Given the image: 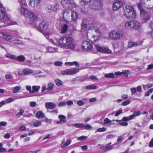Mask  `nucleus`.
I'll list each match as a JSON object with an SVG mask.
<instances>
[{"label":"nucleus","mask_w":153,"mask_h":153,"mask_svg":"<svg viewBox=\"0 0 153 153\" xmlns=\"http://www.w3.org/2000/svg\"><path fill=\"white\" fill-rule=\"evenodd\" d=\"M58 45L61 48L73 50L76 48V44L72 37L70 36H64L59 39Z\"/></svg>","instance_id":"f257e3e1"},{"label":"nucleus","mask_w":153,"mask_h":153,"mask_svg":"<svg viewBox=\"0 0 153 153\" xmlns=\"http://www.w3.org/2000/svg\"><path fill=\"white\" fill-rule=\"evenodd\" d=\"M37 28L39 32L43 33L46 38H48V36L51 35V33L49 32L50 29L48 24L44 20L42 21L39 23V26Z\"/></svg>","instance_id":"f03ea898"},{"label":"nucleus","mask_w":153,"mask_h":153,"mask_svg":"<svg viewBox=\"0 0 153 153\" xmlns=\"http://www.w3.org/2000/svg\"><path fill=\"white\" fill-rule=\"evenodd\" d=\"M3 9V6L0 2V20H2L4 23L5 25H3V26L14 24V22L11 20L10 17L5 16V13Z\"/></svg>","instance_id":"7ed1b4c3"},{"label":"nucleus","mask_w":153,"mask_h":153,"mask_svg":"<svg viewBox=\"0 0 153 153\" xmlns=\"http://www.w3.org/2000/svg\"><path fill=\"white\" fill-rule=\"evenodd\" d=\"M123 9L124 15L127 18L131 19L135 18L136 13L133 7L130 6H126Z\"/></svg>","instance_id":"20e7f679"},{"label":"nucleus","mask_w":153,"mask_h":153,"mask_svg":"<svg viewBox=\"0 0 153 153\" xmlns=\"http://www.w3.org/2000/svg\"><path fill=\"white\" fill-rule=\"evenodd\" d=\"M26 17L29 23L35 27L36 26L39 19L34 13L29 11H28L27 14L26 15Z\"/></svg>","instance_id":"39448f33"},{"label":"nucleus","mask_w":153,"mask_h":153,"mask_svg":"<svg viewBox=\"0 0 153 153\" xmlns=\"http://www.w3.org/2000/svg\"><path fill=\"white\" fill-rule=\"evenodd\" d=\"M89 25H91L90 26V29H91L89 30L88 31V32L87 33V36L88 39L91 40V41H94L95 40V37L94 35H92L90 34V33L92 31V32H100V30L99 29L97 28L96 29L95 27L93 26L95 24H96V22L95 21H91L89 22Z\"/></svg>","instance_id":"423d86ee"},{"label":"nucleus","mask_w":153,"mask_h":153,"mask_svg":"<svg viewBox=\"0 0 153 153\" xmlns=\"http://www.w3.org/2000/svg\"><path fill=\"white\" fill-rule=\"evenodd\" d=\"M123 36L122 30H114L109 34L110 39L113 40H117L120 39Z\"/></svg>","instance_id":"0eeeda50"},{"label":"nucleus","mask_w":153,"mask_h":153,"mask_svg":"<svg viewBox=\"0 0 153 153\" xmlns=\"http://www.w3.org/2000/svg\"><path fill=\"white\" fill-rule=\"evenodd\" d=\"M96 49L99 52L107 54L112 53L111 50L108 47L105 46H100L98 44L94 45Z\"/></svg>","instance_id":"6e6552de"},{"label":"nucleus","mask_w":153,"mask_h":153,"mask_svg":"<svg viewBox=\"0 0 153 153\" xmlns=\"http://www.w3.org/2000/svg\"><path fill=\"white\" fill-rule=\"evenodd\" d=\"M21 7L19 8L18 10L19 13L21 14L25 15V14H27L28 11L29 10H28L25 8L23 7V6H27V4L26 2L24 0H22L20 1Z\"/></svg>","instance_id":"1a4fd4ad"},{"label":"nucleus","mask_w":153,"mask_h":153,"mask_svg":"<svg viewBox=\"0 0 153 153\" xmlns=\"http://www.w3.org/2000/svg\"><path fill=\"white\" fill-rule=\"evenodd\" d=\"M60 7V5L59 3H56L53 5H48L47 9L49 12H56L59 9Z\"/></svg>","instance_id":"9d476101"},{"label":"nucleus","mask_w":153,"mask_h":153,"mask_svg":"<svg viewBox=\"0 0 153 153\" xmlns=\"http://www.w3.org/2000/svg\"><path fill=\"white\" fill-rule=\"evenodd\" d=\"M140 19L143 22H147L149 21V15L148 13L144 10H141Z\"/></svg>","instance_id":"9b49d317"},{"label":"nucleus","mask_w":153,"mask_h":153,"mask_svg":"<svg viewBox=\"0 0 153 153\" xmlns=\"http://www.w3.org/2000/svg\"><path fill=\"white\" fill-rule=\"evenodd\" d=\"M102 3L100 1L95 0L94 3L92 4V8L99 10L102 8Z\"/></svg>","instance_id":"f8f14e48"},{"label":"nucleus","mask_w":153,"mask_h":153,"mask_svg":"<svg viewBox=\"0 0 153 153\" xmlns=\"http://www.w3.org/2000/svg\"><path fill=\"white\" fill-rule=\"evenodd\" d=\"M111 143L110 142L105 145L102 146V149L105 151L111 150L113 149L114 146L117 145V143L111 145Z\"/></svg>","instance_id":"ddd939ff"},{"label":"nucleus","mask_w":153,"mask_h":153,"mask_svg":"<svg viewBox=\"0 0 153 153\" xmlns=\"http://www.w3.org/2000/svg\"><path fill=\"white\" fill-rule=\"evenodd\" d=\"M62 15L64 19L67 22H70L71 17L69 12L66 10H63L62 12Z\"/></svg>","instance_id":"4468645a"},{"label":"nucleus","mask_w":153,"mask_h":153,"mask_svg":"<svg viewBox=\"0 0 153 153\" xmlns=\"http://www.w3.org/2000/svg\"><path fill=\"white\" fill-rule=\"evenodd\" d=\"M82 48L87 50H89L92 49V46L90 42L88 41H85L82 43Z\"/></svg>","instance_id":"2eb2a0df"},{"label":"nucleus","mask_w":153,"mask_h":153,"mask_svg":"<svg viewBox=\"0 0 153 153\" xmlns=\"http://www.w3.org/2000/svg\"><path fill=\"white\" fill-rule=\"evenodd\" d=\"M123 4V2L122 1H119L114 2L113 6V9L114 10H117L121 7Z\"/></svg>","instance_id":"dca6fc26"},{"label":"nucleus","mask_w":153,"mask_h":153,"mask_svg":"<svg viewBox=\"0 0 153 153\" xmlns=\"http://www.w3.org/2000/svg\"><path fill=\"white\" fill-rule=\"evenodd\" d=\"M0 37L2 38L7 41L10 42L12 39V36L8 34H6L4 32L0 31Z\"/></svg>","instance_id":"f3484780"},{"label":"nucleus","mask_w":153,"mask_h":153,"mask_svg":"<svg viewBox=\"0 0 153 153\" xmlns=\"http://www.w3.org/2000/svg\"><path fill=\"white\" fill-rule=\"evenodd\" d=\"M79 15L77 13L74 11L72 10L71 17L70 22L76 21L78 19Z\"/></svg>","instance_id":"a211bd4d"},{"label":"nucleus","mask_w":153,"mask_h":153,"mask_svg":"<svg viewBox=\"0 0 153 153\" xmlns=\"http://www.w3.org/2000/svg\"><path fill=\"white\" fill-rule=\"evenodd\" d=\"M40 0H30L29 5L33 7H36L40 3Z\"/></svg>","instance_id":"6ab92c4d"},{"label":"nucleus","mask_w":153,"mask_h":153,"mask_svg":"<svg viewBox=\"0 0 153 153\" xmlns=\"http://www.w3.org/2000/svg\"><path fill=\"white\" fill-rule=\"evenodd\" d=\"M32 70L31 69L28 68H25L23 70L22 73H21L20 72H19L18 73V74L19 76L26 75L32 74Z\"/></svg>","instance_id":"aec40b11"},{"label":"nucleus","mask_w":153,"mask_h":153,"mask_svg":"<svg viewBox=\"0 0 153 153\" xmlns=\"http://www.w3.org/2000/svg\"><path fill=\"white\" fill-rule=\"evenodd\" d=\"M80 69L77 68H74L68 69V75H73L79 72Z\"/></svg>","instance_id":"412c9836"},{"label":"nucleus","mask_w":153,"mask_h":153,"mask_svg":"<svg viewBox=\"0 0 153 153\" xmlns=\"http://www.w3.org/2000/svg\"><path fill=\"white\" fill-rule=\"evenodd\" d=\"M68 5V9L71 10L78 7V5L75 2L71 0H70V3Z\"/></svg>","instance_id":"4be33fe9"},{"label":"nucleus","mask_w":153,"mask_h":153,"mask_svg":"<svg viewBox=\"0 0 153 153\" xmlns=\"http://www.w3.org/2000/svg\"><path fill=\"white\" fill-rule=\"evenodd\" d=\"M45 107L47 109H52L56 106V105L52 102H47L45 104Z\"/></svg>","instance_id":"5701e85b"},{"label":"nucleus","mask_w":153,"mask_h":153,"mask_svg":"<svg viewBox=\"0 0 153 153\" xmlns=\"http://www.w3.org/2000/svg\"><path fill=\"white\" fill-rule=\"evenodd\" d=\"M71 140L68 139L67 140L66 142L62 141L61 144V146L62 148H65L68 145L71 144Z\"/></svg>","instance_id":"b1692460"},{"label":"nucleus","mask_w":153,"mask_h":153,"mask_svg":"<svg viewBox=\"0 0 153 153\" xmlns=\"http://www.w3.org/2000/svg\"><path fill=\"white\" fill-rule=\"evenodd\" d=\"M70 0H62L61 1V4L62 7L65 8H68V4L70 3Z\"/></svg>","instance_id":"393cba45"},{"label":"nucleus","mask_w":153,"mask_h":153,"mask_svg":"<svg viewBox=\"0 0 153 153\" xmlns=\"http://www.w3.org/2000/svg\"><path fill=\"white\" fill-rule=\"evenodd\" d=\"M68 25L66 24H65L62 25L60 33H65L68 29Z\"/></svg>","instance_id":"a878e982"},{"label":"nucleus","mask_w":153,"mask_h":153,"mask_svg":"<svg viewBox=\"0 0 153 153\" xmlns=\"http://www.w3.org/2000/svg\"><path fill=\"white\" fill-rule=\"evenodd\" d=\"M140 114V112L138 110H136L134 111L133 114L130 115V118L132 120L135 117L139 116Z\"/></svg>","instance_id":"bb28decb"},{"label":"nucleus","mask_w":153,"mask_h":153,"mask_svg":"<svg viewBox=\"0 0 153 153\" xmlns=\"http://www.w3.org/2000/svg\"><path fill=\"white\" fill-rule=\"evenodd\" d=\"M36 117L38 119L43 118L45 117V114L41 111H39L37 112Z\"/></svg>","instance_id":"cd10ccee"},{"label":"nucleus","mask_w":153,"mask_h":153,"mask_svg":"<svg viewBox=\"0 0 153 153\" xmlns=\"http://www.w3.org/2000/svg\"><path fill=\"white\" fill-rule=\"evenodd\" d=\"M32 90L30 92V93L31 94H33L36 92H37L39 89L40 88V86H39L34 85L32 86Z\"/></svg>","instance_id":"c85d7f7f"},{"label":"nucleus","mask_w":153,"mask_h":153,"mask_svg":"<svg viewBox=\"0 0 153 153\" xmlns=\"http://www.w3.org/2000/svg\"><path fill=\"white\" fill-rule=\"evenodd\" d=\"M132 28H135L136 29H139L140 28V23L136 21H133Z\"/></svg>","instance_id":"c756f323"},{"label":"nucleus","mask_w":153,"mask_h":153,"mask_svg":"<svg viewBox=\"0 0 153 153\" xmlns=\"http://www.w3.org/2000/svg\"><path fill=\"white\" fill-rule=\"evenodd\" d=\"M133 24V21L127 22H126L125 24V27L129 29H131L132 28V26Z\"/></svg>","instance_id":"7c9ffc66"},{"label":"nucleus","mask_w":153,"mask_h":153,"mask_svg":"<svg viewBox=\"0 0 153 153\" xmlns=\"http://www.w3.org/2000/svg\"><path fill=\"white\" fill-rule=\"evenodd\" d=\"M47 50L48 53H51L57 51V48L49 47L47 48Z\"/></svg>","instance_id":"2f4dec72"},{"label":"nucleus","mask_w":153,"mask_h":153,"mask_svg":"<svg viewBox=\"0 0 153 153\" xmlns=\"http://www.w3.org/2000/svg\"><path fill=\"white\" fill-rule=\"evenodd\" d=\"M91 0H81L80 1V4L82 6L87 5L89 3Z\"/></svg>","instance_id":"473e14b6"},{"label":"nucleus","mask_w":153,"mask_h":153,"mask_svg":"<svg viewBox=\"0 0 153 153\" xmlns=\"http://www.w3.org/2000/svg\"><path fill=\"white\" fill-rule=\"evenodd\" d=\"M58 118L60 119L61 124L66 122V117L65 116L62 115H59L58 116Z\"/></svg>","instance_id":"72a5a7b5"},{"label":"nucleus","mask_w":153,"mask_h":153,"mask_svg":"<svg viewBox=\"0 0 153 153\" xmlns=\"http://www.w3.org/2000/svg\"><path fill=\"white\" fill-rule=\"evenodd\" d=\"M25 59V57L23 55H20L17 56L16 57V59L18 61L20 62H22L24 61Z\"/></svg>","instance_id":"f704fd0d"},{"label":"nucleus","mask_w":153,"mask_h":153,"mask_svg":"<svg viewBox=\"0 0 153 153\" xmlns=\"http://www.w3.org/2000/svg\"><path fill=\"white\" fill-rule=\"evenodd\" d=\"M54 86V83L53 82H49L48 84V88L47 89L48 91H51L53 89Z\"/></svg>","instance_id":"c9c22d12"},{"label":"nucleus","mask_w":153,"mask_h":153,"mask_svg":"<svg viewBox=\"0 0 153 153\" xmlns=\"http://www.w3.org/2000/svg\"><path fill=\"white\" fill-rule=\"evenodd\" d=\"M72 126L76 128H81L84 126V125L83 123H76L72 124Z\"/></svg>","instance_id":"e433bc0d"},{"label":"nucleus","mask_w":153,"mask_h":153,"mask_svg":"<svg viewBox=\"0 0 153 153\" xmlns=\"http://www.w3.org/2000/svg\"><path fill=\"white\" fill-rule=\"evenodd\" d=\"M111 122V120L108 118H105L104 120V122L101 123L100 124L102 125H105L106 124H109Z\"/></svg>","instance_id":"4c0bfd02"},{"label":"nucleus","mask_w":153,"mask_h":153,"mask_svg":"<svg viewBox=\"0 0 153 153\" xmlns=\"http://www.w3.org/2000/svg\"><path fill=\"white\" fill-rule=\"evenodd\" d=\"M55 84L58 86H62V82L59 79H56L55 80Z\"/></svg>","instance_id":"58836bf2"},{"label":"nucleus","mask_w":153,"mask_h":153,"mask_svg":"<svg viewBox=\"0 0 153 153\" xmlns=\"http://www.w3.org/2000/svg\"><path fill=\"white\" fill-rule=\"evenodd\" d=\"M9 59H12L13 60H16V56H15L9 53H7L5 55Z\"/></svg>","instance_id":"ea45409f"},{"label":"nucleus","mask_w":153,"mask_h":153,"mask_svg":"<svg viewBox=\"0 0 153 153\" xmlns=\"http://www.w3.org/2000/svg\"><path fill=\"white\" fill-rule=\"evenodd\" d=\"M86 89L90 90H95L96 89L97 87L94 85H88L86 86Z\"/></svg>","instance_id":"a19ab883"},{"label":"nucleus","mask_w":153,"mask_h":153,"mask_svg":"<svg viewBox=\"0 0 153 153\" xmlns=\"http://www.w3.org/2000/svg\"><path fill=\"white\" fill-rule=\"evenodd\" d=\"M114 76V75L113 73L105 74V76L107 78H113Z\"/></svg>","instance_id":"79ce46f5"},{"label":"nucleus","mask_w":153,"mask_h":153,"mask_svg":"<svg viewBox=\"0 0 153 153\" xmlns=\"http://www.w3.org/2000/svg\"><path fill=\"white\" fill-rule=\"evenodd\" d=\"M24 111V110L23 109H21L20 110L19 112H18V113L16 115V116L17 117V118L20 117L23 114Z\"/></svg>","instance_id":"37998d69"},{"label":"nucleus","mask_w":153,"mask_h":153,"mask_svg":"<svg viewBox=\"0 0 153 153\" xmlns=\"http://www.w3.org/2000/svg\"><path fill=\"white\" fill-rule=\"evenodd\" d=\"M106 130V128L105 127H103L97 128L96 131L98 132H104Z\"/></svg>","instance_id":"c03bdc74"},{"label":"nucleus","mask_w":153,"mask_h":153,"mask_svg":"<svg viewBox=\"0 0 153 153\" xmlns=\"http://www.w3.org/2000/svg\"><path fill=\"white\" fill-rule=\"evenodd\" d=\"M137 44L136 43L131 42H129L128 44V47L130 48H131L134 46H137Z\"/></svg>","instance_id":"a18cd8bd"},{"label":"nucleus","mask_w":153,"mask_h":153,"mask_svg":"<svg viewBox=\"0 0 153 153\" xmlns=\"http://www.w3.org/2000/svg\"><path fill=\"white\" fill-rule=\"evenodd\" d=\"M20 89V86H16L14 88L13 92L14 93H16L18 92Z\"/></svg>","instance_id":"49530a36"},{"label":"nucleus","mask_w":153,"mask_h":153,"mask_svg":"<svg viewBox=\"0 0 153 153\" xmlns=\"http://www.w3.org/2000/svg\"><path fill=\"white\" fill-rule=\"evenodd\" d=\"M16 99L14 98H8L6 100V102L7 103H9L14 101Z\"/></svg>","instance_id":"de8ad7c7"},{"label":"nucleus","mask_w":153,"mask_h":153,"mask_svg":"<svg viewBox=\"0 0 153 153\" xmlns=\"http://www.w3.org/2000/svg\"><path fill=\"white\" fill-rule=\"evenodd\" d=\"M62 62L59 61H56L55 62L54 64V65L57 66H60L62 65Z\"/></svg>","instance_id":"09e8293b"},{"label":"nucleus","mask_w":153,"mask_h":153,"mask_svg":"<svg viewBox=\"0 0 153 153\" xmlns=\"http://www.w3.org/2000/svg\"><path fill=\"white\" fill-rule=\"evenodd\" d=\"M83 21L82 24V29H84V30H87V25L85 24Z\"/></svg>","instance_id":"8fccbe9b"},{"label":"nucleus","mask_w":153,"mask_h":153,"mask_svg":"<svg viewBox=\"0 0 153 153\" xmlns=\"http://www.w3.org/2000/svg\"><path fill=\"white\" fill-rule=\"evenodd\" d=\"M42 73V72L41 71L39 70L37 71H32V74H33V75H35L36 74H41Z\"/></svg>","instance_id":"3c124183"},{"label":"nucleus","mask_w":153,"mask_h":153,"mask_svg":"<svg viewBox=\"0 0 153 153\" xmlns=\"http://www.w3.org/2000/svg\"><path fill=\"white\" fill-rule=\"evenodd\" d=\"M122 74H123L125 76H128V75L129 71L127 70L123 71L122 72Z\"/></svg>","instance_id":"603ef678"},{"label":"nucleus","mask_w":153,"mask_h":153,"mask_svg":"<svg viewBox=\"0 0 153 153\" xmlns=\"http://www.w3.org/2000/svg\"><path fill=\"white\" fill-rule=\"evenodd\" d=\"M87 137H85L84 136H82L78 137L77 140H85Z\"/></svg>","instance_id":"864d4df0"},{"label":"nucleus","mask_w":153,"mask_h":153,"mask_svg":"<svg viewBox=\"0 0 153 153\" xmlns=\"http://www.w3.org/2000/svg\"><path fill=\"white\" fill-rule=\"evenodd\" d=\"M61 74L62 75H64L65 74L68 75V69H66L65 71H62L61 72Z\"/></svg>","instance_id":"5fc2aeb1"},{"label":"nucleus","mask_w":153,"mask_h":153,"mask_svg":"<svg viewBox=\"0 0 153 153\" xmlns=\"http://www.w3.org/2000/svg\"><path fill=\"white\" fill-rule=\"evenodd\" d=\"M130 117V116L128 117H123L122 118V121H128L131 120L132 119Z\"/></svg>","instance_id":"6e6d98bb"},{"label":"nucleus","mask_w":153,"mask_h":153,"mask_svg":"<svg viewBox=\"0 0 153 153\" xmlns=\"http://www.w3.org/2000/svg\"><path fill=\"white\" fill-rule=\"evenodd\" d=\"M77 104L79 106H82L84 104V102L81 100H79L77 101Z\"/></svg>","instance_id":"4d7b16f0"},{"label":"nucleus","mask_w":153,"mask_h":153,"mask_svg":"<svg viewBox=\"0 0 153 153\" xmlns=\"http://www.w3.org/2000/svg\"><path fill=\"white\" fill-rule=\"evenodd\" d=\"M120 124L122 126H126L128 125V123L126 122H123L122 120L120 123Z\"/></svg>","instance_id":"13d9d810"},{"label":"nucleus","mask_w":153,"mask_h":153,"mask_svg":"<svg viewBox=\"0 0 153 153\" xmlns=\"http://www.w3.org/2000/svg\"><path fill=\"white\" fill-rule=\"evenodd\" d=\"M130 103V101L129 100H127L124 102H123L122 103V105L123 106H126L129 104Z\"/></svg>","instance_id":"bf43d9fd"},{"label":"nucleus","mask_w":153,"mask_h":153,"mask_svg":"<svg viewBox=\"0 0 153 153\" xmlns=\"http://www.w3.org/2000/svg\"><path fill=\"white\" fill-rule=\"evenodd\" d=\"M36 102L34 101L30 102V105L32 107H34L36 106Z\"/></svg>","instance_id":"052dcab7"},{"label":"nucleus","mask_w":153,"mask_h":153,"mask_svg":"<svg viewBox=\"0 0 153 153\" xmlns=\"http://www.w3.org/2000/svg\"><path fill=\"white\" fill-rule=\"evenodd\" d=\"M85 128V129L89 130L91 129L92 127L89 124H88L85 125H84Z\"/></svg>","instance_id":"680f3d73"},{"label":"nucleus","mask_w":153,"mask_h":153,"mask_svg":"<svg viewBox=\"0 0 153 153\" xmlns=\"http://www.w3.org/2000/svg\"><path fill=\"white\" fill-rule=\"evenodd\" d=\"M130 90L132 93L134 94L136 92V88H131Z\"/></svg>","instance_id":"e2e57ef3"},{"label":"nucleus","mask_w":153,"mask_h":153,"mask_svg":"<svg viewBox=\"0 0 153 153\" xmlns=\"http://www.w3.org/2000/svg\"><path fill=\"white\" fill-rule=\"evenodd\" d=\"M122 113V110H120L118 111H117L115 114V116L116 117L118 116L120 114H121Z\"/></svg>","instance_id":"0e129e2a"},{"label":"nucleus","mask_w":153,"mask_h":153,"mask_svg":"<svg viewBox=\"0 0 153 153\" xmlns=\"http://www.w3.org/2000/svg\"><path fill=\"white\" fill-rule=\"evenodd\" d=\"M149 146L150 147H153V138L150 142Z\"/></svg>","instance_id":"69168bd1"},{"label":"nucleus","mask_w":153,"mask_h":153,"mask_svg":"<svg viewBox=\"0 0 153 153\" xmlns=\"http://www.w3.org/2000/svg\"><path fill=\"white\" fill-rule=\"evenodd\" d=\"M138 7V8L140 10V11L141 10H143L142 9V3L141 1H140L139 2V3L137 5Z\"/></svg>","instance_id":"338daca9"},{"label":"nucleus","mask_w":153,"mask_h":153,"mask_svg":"<svg viewBox=\"0 0 153 153\" xmlns=\"http://www.w3.org/2000/svg\"><path fill=\"white\" fill-rule=\"evenodd\" d=\"M66 105V103L64 102H60L58 104V105L60 107Z\"/></svg>","instance_id":"774afa93"}]
</instances>
